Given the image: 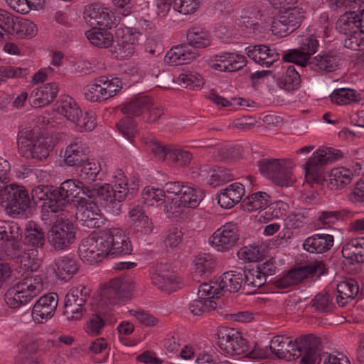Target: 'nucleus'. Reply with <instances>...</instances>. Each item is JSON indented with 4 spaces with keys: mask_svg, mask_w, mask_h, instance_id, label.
I'll use <instances>...</instances> for the list:
<instances>
[{
    "mask_svg": "<svg viewBox=\"0 0 364 364\" xmlns=\"http://www.w3.org/2000/svg\"><path fill=\"white\" fill-rule=\"evenodd\" d=\"M146 149L155 155L156 158L164 161L166 157L168 158V151L171 149H167L165 146L161 145L158 141L151 139L146 142Z\"/></svg>",
    "mask_w": 364,
    "mask_h": 364,
    "instance_id": "nucleus-61",
    "label": "nucleus"
},
{
    "mask_svg": "<svg viewBox=\"0 0 364 364\" xmlns=\"http://www.w3.org/2000/svg\"><path fill=\"white\" fill-rule=\"evenodd\" d=\"M210 184L214 186L220 183L229 181L233 178V175L230 170L223 167H217L211 171Z\"/></svg>",
    "mask_w": 364,
    "mask_h": 364,
    "instance_id": "nucleus-59",
    "label": "nucleus"
},
{
    "mask_svg": "<svg viewBox=\"0 0 364 364\" xmlns=\"http://www.w3.org/2000/svg\"><path fill=\"white\" fill-rule=\"evenodd\" d=\"M77 208L75 218L82 222V225L88 228H99L103 223L102 213L95 201L85 198L77 199L75 204Z\"/></svg>",
    "mask_w": 364,
    "mask_h": 364,
    "instance_id": "nucleus-17",
    "label": "nucleus"
},
{
    "mask_svg": "<svg viewBox=\"0 0 364 364\" xmlns=\"http://www.w3.org/2000/svg\"><path fill=\"white\" fill-rule=\"evenodd\" d=\"M0 200L2 205L13 214L25 212L31 205L28 191L16 184L6 183L0 191Z\"/></svg>",
    "mask_w": 364,
    "mask_h": 364,
    "instance_id": "nucleus-10",
    "label": "nucleus"
},
{
    "mask_svg": "<svg viewBox=\"0 0 364 364\" xmlns=\"http://www.w3.org/2000/svg\"><path fill=\"white\" fill-rule=\"evenodd\" d=\"M227 65H219L220 69H223L225 72H234L242 69L247 64L246 58L242 55H237L235 57L232 56L229 60Z\"/></svg>",
    "mask_w": 364,
    "mask_h": 364,
    "instance_id": "nucleus-64",
    "label": "nucleus"
},
{
    "mask_svg": "<svg viewBox=\"0 0 364 364\" xmlns=\"http://www.w3.org/2000/svg\"><path fill=\"white\" fill-rule=\"evenodd\" d=\"M21 236L20 228L16 223L0 221V240L11 242L12 248L16 250L19 247L18 240Z\"/></svg>",
    "mask_w": 364,
    "mask_h": 364,
    "instance_id": "nucleus-41",
    "label": "nucleus"
},
{
    "mask_svg": "<svg viewBox=\"0 0 364 364\" xmlns=\"http://www.w3.org/2000/svg\"><path fill=\"white\" fill-rule=\"evenodd\" d=\"M242 272L244 273V289L245 287L259 288L266 283L267 279L261 274L260 269L257 266L245 267L242 268Z\"/></svg>",
    "mask_w": 364,
    "mask_h": 364,
    "instance_id": "nucleus-46",
    "label": "nucleus"
},
{
    "mask_svg": "<svg viewBox=\"0 0 364 364\" xmlns=\"http://www.w3.org/2000/svg\"><path fill=\"white\" fill-rule=\"evenodd\" d=\"M135 289L134 282L128 277H115L110 279L102 288L100 299L97 305L107 308L112 311V307L120 300L130 299Z\"/></svg>",
    "mask_w": 364,
    "mask_h": 364,
    "instance_id": "nucleus-7",
    "label": "nucleus"
},
{
    "mask_svg": "<svg viewBox=\"0 0 364 364\" xmlns=\"http://www.w3.org/2000/svg\"><path fill=\"white\" fill-rule=\"evenodd\" d=\"M87 159L85 151L78 144H71L66 148L64 161L68 166L79 167Z\"/></svg>",
    "mask_w": 364,
    "mask_h": 364,
    "instance_id": "nucleus-44",
    "label": "nucleus"
},
{
    "mask_svg": "<svg viewBox=\"0 0 364 364\" xmlns=\"http://www.w3.org/2000/svg\"><path fill=\"white\" fill-rule=\"evenodd\" d=\"M84 18L92 28L97 26L104 28H111L115 24V16L100 3L90 4L84 12Z\"/></svg>",
    "mask_w": 364,
    "mask_h": 364,
    "instance_id": "nucleus-21",
    "label": "nucleus"
},
{
    "mask_svg": "<svg viewBox=\"0 0 364 364\" xmlns=\"http://www.w3.org/2000/svg\"><path fill=\"white\" fill-rule=\"evenodd\" d=\"M333 237L328 234H316L307 237L303 247L311 253H323L329 250L333 245Z\"/></svg>",
    "mask_w": 364,
    "mask_h": 364,
    "instance_id": "nucleus-33",
    "label": "nucleus"
},
{
    "mask_svg": "<svg viewBox=\"0 0 364 364\" xmlns=\"http://www.w3.org/2000/svg\"><path fill=\"white\" fill-rule=\"evenodd\" d=\"M289 343L290 340L289 338H286L282 335L275 336L271 340L269 349L278 358L287 359V347Z\"/></svg>",
    "mask_w": 364,
    "mask_h": 364,
    "instance_id": "nucleus-51",
    "label": "nucleus"
},
{
    "mask_svg": "<svg viewBox=\"0 0 364 364\" xmlns=\"http://www.w3.org/2000/svg\"><path fill=\"white\" fill-rule=\"evenodd\" d=\"M176 279L174 273L167 264H157L151 275L152 283L162 290H171Z\"/></svg>",
    "mask_w": 364,
    "mask_h": 364,
    "instance_id": "nucleus-30",
    "label": "nucleus"
},
{
    "mask_svg": "<svg viewBox=\"0 0 364 364\" xmlns=\"http://www.w3.org/2000/svg\"><path fill=\"white\" fill-rule=\"evenodd\" d=\"M247 56L259 65L269 67L279 59V53L275 49H271L265 45L249 46L247 48Z\"/></svg>",
    "mask_w": 364,
    "mask_h": 364,
    "instance_id": "nucleus-28",
    "label": "nucleus"
},
{
    "mask_svg": "<svg viewBox=\"0 0 364 364\" xmlns=\"http://www.w3.org/2000/svg\"><path fill=\"white\" fill-rule=\"evenodd\" d=\"M242 268L225 272L221 276L218 285L221 291H228L230 293L238 291L244 284Z\"/></svg>",
    "mask_w": 364,
    "mask_h": 364,
    "instance_id": "nucleus-37",
    "label": "nucleus"
},
{
    "mask_svg": "<svg viewBox=\"0 0 364 364\" xmlns=\"http://www.w3.org/2000/svg\"><path fill=\"white\" fill-rule=\"evenodd\" d=\"M31 194V203L37 204L39 201L48 200V202L44 203L43 205V210L55 213L54 210L50 208V205L54 204L57 200V198H55V188L52 186L38 185L32 189Z\"/></svg>",
    "mask_w": 364,
    "mask_h": 364,
    "instance_id": "nucleus-36",
    "label": "nucleus"
},
{
    "mask_svg": "<svg viewBox=\"0 0 364 364\" xmlns=\"http://www.w3.org/2000/svg\"><path fill=\"white\" fill-rule=\"evenodd\" d=\"M340 61L341 57L337 52L331 50L312 58L308 65L311 70L318 73H331L336 70Z\"/></svg>",
    "mask_w": 364,
    "mask_h": 364,
    "instance_id": "nucleus-25",
    "label": "nucleus"
},
{
    "mask_svg": "<svg viewBox=\"0 0 364 364\" xmlns=\"http://www.w3.org/2000/svg\"><path fill=\"white\" fill-rule=\"evenodd\" d=\"M122 35L117 37L116 43L112 47L111 52L114 58L122 60L131 56L135 51V46L139 41V35L132 33L129 28L126 31H122Z\"/></svg>",
    "mask_w": 364,
    "mask_h": 364,
    "instance_id": "nucleus-24",
    "label": "nucleus"
},
{
    "mask_svg": "<svg viewBox=\"0 0 364 364\" xmlns=\"http://www.w3.org/2000/svg\"><path fill=\"white\" fill-rule=\"evenodd\" d=\"M311 305L321 313H328L333 310V297L326 291L317 294L311 301Z\"/></svg>",
    "mask_w": 364,
    "mask_h": 364,
    "instance_id": "nucleus-52",
    "label": "nucleus"
},
{
    "mask_svg": "<svg viewBox=\"0 0 364 364\" xmlns=\"http://www.w3.org/2000/svg\"><path fill=\"white\" fill-rule=\"evenodd\" d=\"M215 266V262L210 255H199L195 259V273L200 276L210 272Z\"/></svg>",
    "mask_w": 364,
    "mask_h": 364,
    "instance_id": "nucleus-53",
    "label": "nucleus"
},
{
    "mask_svg": "<svg viewBox=\"0 0 364 364\" xmlns=\"http://www.w3.org/2000/svg\"><path fill=\"white\" fill-rule=\"evenodd\" d=\"M187 44L173 46L166 55L165 60L171 65L188 64L198 55L196 48H205L210 45L208 33L198 28L187 32Z\"/></svg>",
    "mask_w": 364,
    "mask_h": 364,
    "instance_id": "nucleus-3",
    "label": "nucleus"
},
{
    "mask_svg": "<svg viewBox=\"0 0 364 364\" xmlns=\"http://www.w3.org/2000/svg\"><path fill=\"white\" fill-rule=\"evenodd\" d=\"M239 240L240 234L237 225L227 223L212 235L210 242L218 251L225 252L237 245Z\"/></svg>",
    "mask_w": 364,
    "mask_h": 364,
    "instance_id": "nucleus-19",
    "label": "nucleus"
},
{
    "mask_svg": "<svg viewBox=\"0 0 364 364\" xmlns=\"http://www.w3.org/2000/svg\"><path fill=\"white\" fill-rule=\"evenodd\" d=\"M85 35L90 42L94 46L98 48H108L112 46L114 42L112 34L109 31L107 30L103 31L100 28L98 29L92 28V29L87 31Z\"/></svg>",
    "mask_w": 364,
    "mask_h": 364,
    "instance_id": "nucleus-43",
    "label": "nucleus"
},
{
    "mask_svg": "<svg viewBox=\"0 0 364 364\" xmlns=\"http://www.w3.org/2000/svg\"><path fill=\"white\" fill-rule=\"evenodd\" d=\"M330 97L331 101L338 105H347L353 102H359L361 99L360 95H357L354 90L346 88L335 90Z\"/></svg>",
    "mask_w": 364,
    "mask_h": 364,
    "instance_id": "nucleus-49",
    "label": "nucleus"
},
{
    "mask_svg": "<svg viewBox=\"0 0 364 364\" xmlns=\"http://www.w3.org/2000/svg\"><path fill=\"white\" fill-rule=\"evenodd\" d=\"M105 246L107 256H122L130 255L132 245L129 237L126 236L122 230L112 228L104 231Z\"/></svg>",
    "mask_w": 364,
    "mask_h": 364,
    "instance_id": "nucleus-18",
    "label": "nucleus"
},
{
    "mask_svg": "<svg viewBox=\"0 0 364 364\" xmlns=\"http://www.w3.org/2000/svg\"><path fill=\"white\" fill-rule=\"evenodd\" d=\"M59 92L56 83L44 84L32 92L30 96L31 105L34 107H41L52 102Z\"/></svg>",
    "mask_w": 364,
    "mask_h": 364,
    "instance_id": "nucleus-26",
    "label": "nucleus"
},
{
    "mask_svg": "<svg viewBox=\"0 0 364 364\" xmlns=\"http://www.w3.org/2000/svg\"><path fill=\"white\" fill-rule=\"evenodd\" d=\"M318 41L313 37L303 38L299 49H291L282 55L284 62L293 63L300 67H305L312 59L318 48Z\"/></svg>",
    "mask_w": 364,
    "mask_h": 364,
    "instance_id": "nucleus-20",
    "label": "nucleus"
},
{
    "mask_svg": "<svg viewBox=\"0 0 364 364\" xmlns=\"http://www.w3.org/2000/svg\"><path fill=\"white\" fill-rule=\"evenodd\" d=\"M126 192L124 191H116L113 186L105 183L102 186L95 185L87 189V196L94 198L95 203H99L102 205L107 206L113 204L115 201L122 202L125 200Z\"/></svg>",
    "mask_w": 364,
    "mask_h": 364,
    "instance_id": "nucleus-22",
    "label": "nucleus"
},
{
    "mask_svg": "<svg viewBox=\"0 0 364 364\" xmlns=\"http://www.w3.org/2000/svg\"><path fill=\"white\" fill-rule=\"evenodd\" d=\"M302 18L301 8L278 11L273 18L271 31L275 36H286L299 27Z\"/></svg>",
    "mask_w": 364,
    "mask_h": 364,
    "instance_id": "nucleus-12",
    "label": "nucleus"
},
{
    "mask_svg": "<svg viewBox=\"0 0 364 364\" xmlns=\"http://www.w3.org/2000/svg\"><path fill=\"white\" fill-rule=\"evenodd\" d=\"M260 173L278 186H289L294 182L291 162L285 159H264L257 162Z\"/></svg>",
    "mask_w": 364,
    "mask_h": 364,
    "instance_id": "nucleus-8",
    "label": "nucleus"
},
{
    "mask_svg": "<svg viewBox=\"0 0 364 364\" xmlns=\"http://www.w3.org/2000/svg\"><path fill=\"white\" fill-rule=\"evenodd\" d=\"M75 228L68 220L56 222L48 232V240L55 250L67 249L75 240Z\"/></svg>",
    "mask_w": 364,
    "mask_h": 364,
    "instance_id": "nucleus-14",
    "label": "nucleus"
},
{
    "mask_svg": "<svg viewBox=\"0 0 364 364\" xmlns=\"http://www.w3.org/2000/svg\"><path fill=\"white\" fill-rule=\"evenodd\" d=\"M104 232L98 236H90L82 240L87 249H90L95 253H100V258L107 257V248L105 246Z\"/></svg>",
    "mask_w": 364,
    "mask_h": 364,
    "instance_id": "nucleus-50",
    "label": "nucleus"
},
{
    "mask_svg": "<svg viewBox=\"0 0 364 364\" xmlns=\"http://www.w3.org/2000/svg\"><path fill=\"white\" fill-rule=\"evenodd\" d=\"M244 194V185L240 183H234L221 190L218 196V203L221 208H231L241 200Z\"/></svg>",
    "mask_w": 364,
    "mask_h": 364,
    "instance_id": "nucleus-27",
    "label": "nucleus"
},
{
    "mask_svg": "<svg viewBox=\"0 0 364 364\" xmlns=\"http://www.w3.org/2000/svg\"><path fill=\"white\" fill-rule=\"evenodd\" d=\"M200 0H174L173 8L183 15L194 13L200 6Z\"/></svg>",
    "mask_w": 364,
    "mask_h": 364,
    "instance_id": "nucleus-56",
    "label": "nucleus"
},
{
    "mask_svg": "<svg viewBox=\"0 0 364 364\" xmlns=\"http://www.w3.org/2000/svg\"><path fill=\"white\" fill-rule=\"evenodd\" d=\"M179 195L180 196L176 197H167L168 204L165 206L167 213L172 214L178 213L182 208H195L204 197V193L201 190L188 186H184Z\"/></svg>",
    "mask_w": 364,
    "mask_h": 364,
    "instance_id": "nucleus-16",
    "label": "nucleus"
},
{
    "mask_svg": "<svg viewBox=\"0 0 364 364\" xmlns=\"http://www.w3.org/2000/svg\"><path fill=\"white\" fill-rule=\"evenodd\" d=\"M77 170L79 181L83 183L86 188H91L96 185L93 183L100 173V166L95 162H90L87 160L82 164Z\"/></svg>",
    "mask_w": 364,
    "mask_h": 364,
    "instance_id": "nucleus-39",
    "label": "nucleus"
},
{
    "mask_svg": "<svg viewBox=\"0 0 364 364\" xmlns=\"http://www.w3.org/2000/svg\"><path fill=\"white\" fill-rule=\"evenodd\" d=\"M11 27L9 34L16 35L19 38L31 37L37 33L36 24L23 18L16 17Z\"/></svg>",
    "mask_w": 364,
    "mask_h": 364,
    "instance_id": "nucleus-40",
    "label": "nucleus"
},
{
    "mask_svg": "<svg viewBox=\"0 0 364 364\" xmlns=\"http://www.w3.org/2000/svg\"><path fill=\"white\" fill-rule=\"evenodd\" d=\"M17 145L23 157L42 161L53 151L55 140L50 136L43 135L38 127H26L18 132Z\"/></svg>",
    "mask_w": 364,
    "mask_h": 364,
    "instance_id": "nucleus-2",
    "label": "nucleus"
},
{
    "mask_svg": "<svg viewBox=\"0 0 364 364\" xmlns=\"http://www.w3.org/2000/svg\"><path fill=\"white\" fill-rule=\"evenodd\" d=\"M342 157V153L338 150L330 148L318 149L313 153L304 166L305 178L309 183H326L331 190L343 188L352 181L353 173L347 168H333L328 173V178H325L323 166Z\"/></svg>",
    "mask_w": 364,
    "mask_h": 364,
    "instance_id": "nucleus-1",
    "label": "nucleus"
},
{
    "mask_svg": "<svg viewBox=\"0 0 364 364\" xmlns=\"http://www.w3.org/2000/svg\"><path fill=\"white\" fill-rule=\"evenodd\" d=\"M87 189L83 183L79 180L68 179L63 181L60 187L55 188L56 202L51 204L50 208L54 210L55 213H58L64 210V208L73 201L77 203V199L80 198L78 195L82 191V194L87 196Z\"/></svg>",
    "mask_w": 364,
    "mask_h": 364,
    "instance_id": "nucleus-11",
    "label": "nucleus"
},
{
    "mask_svg": "<svg viewBox=\"0 0 364 364\" xmlns=\"http://www.w3.org/2000/svg\"><path fill=\"white\" fill-rule=\"evenodd\" d=\"M87 322V331L91 333L98 334L102 328L107 323L111 324L113 322V313L107 308H102V306L96 304V309Z\"/></svg>",
    "mask_w": 364,
    "mask_h": 364,
    "instance_id": "nucleus-34",
    "label": "nucleus"
},
{
    "mask_svg": "<svg viewBox=\"0 0 364 364\" xmlns=\"http://www.w3.org/2000/svg\"><path fill=\"white\" fill-rule=\"evenodd\" d=\"M168 159L172 162L178 164L179 166H188L191 159L192 154L186 150L175 149L168 151Z\"/></svg>",
    "mask_w": 364,
    "mask_h": 364,
    "instance_id": "nucleus-58",
    "label": "nucleus"
},
{
    "mask_svg": "<svg viewBox=\"0 0 364 364\" xmlns=\"http://www.w3.org/2000/svg\"><path fill=\"white\" fill-rule=\"evenodd\" d=\"M56 277L62 280L69 279L79 270L77 262L67 255L58 257L53 264Z\"/></svg>",
    "mask_w": 364,
    "mask_h": 364,
    "instance_id": "nucleus-32",
    "label": "nucleus"
},
{
    "mask_svg": "<svg viewBox=\"0 0 364 364\" xmlns=\"http://www.w3.org/2000/svg\"><path fill=\"white\" fill-rule=\"evenodd\" d=\"M341 253L352 264L364 263V237L351 239L343 246Z\"/></svg>",
    "mask_w": 364,
    "mask_h": 364,
    "instance_id": "nucleus-31",
    "label": "nucleus"
},
{
    "mask_svg": "<svg viewBox=\"0 0 364 364\" xmlns=\"http://www.w3.org/2000/svg\"><path fill=\"white\" fill-rule=\"evenodd\" d=\"M24 243L35 249H43L46 235L42 228L36 223H29L25 229Z\"/></svg>",
    "mask_w": 364,
    "mask_h": 364,
    "instance_id": "nucleus-38",
    "label": "nucleus"
},
{
    "mask_svg": "<svg viewBox=\"0 0 364 364\" xmlns=\"http://www.w3.org/2000/svg\"><path fill=\"white\" fill-rule=\"evenodd\" d=\"M257 123L255 117L250 116H242L234 119L229 125V127L249 131L252 129Z\"/></svg>",
    "mask_w": 364,
    "mask_h": 364,
    "instance_id": "nucleus-63",
    "label": "nucleus"
},
{
    "mask_svg": "<svg viewBox=\"0 0 364 364\" xmlns=\"http://www.w3.org/2000/svg\"><path fill=\"white\" fill-rule=\"evenodd\" d=\"M279 86L287 91H292L299 87L301 83L300 75L294 65L287 68L285 73L277 79Z\"/></svg>",
    "mask_w": 364,
    "mask_h": 364,
    "instance_id": "nucleus-45",
    "label": "nucleus"
},
{
    "mask_svg": "<svg viewBox=\"0 0 364 364\" xmlns=\"http://www.w3.org/2000/svg\"><path fill=\"white\" fill-rule=\"evenodd\" d=\"M88 296V291L84 287L73 288L67 293L63 314L68 320L78 321L85 316V305Z\"/></svg>",
    "mask_w": 364,
    "mask_h": 364,
    "instance_id": "nucleus-13",
    "label": "nucleus"
},
{
    "mask_svg": "<svg viewBox=\"0 0 364 364\" xmlns=\"http://www.w3.org/2000/svg\"><path fill=\"white\" fill-rule=\"evenodd\" d=\"M43 287L40 276L25 278L6 290L4 294L6 304L11 309L26 305L40 294Z\"/></svg>",
    "mask_w": 364,
    "mask_h": 364,
    "instance_id": "nucleus-4",
    "label": "nucleus"
},
{
    "mask_svg": "<svg viewBox=\"0 0 364 364\" xmlns=\"http://www.w3.org/2000/svg\"><path fill=\"white\" fill-rule=\"evenodd\" d=\"M58 296L55 293H49L41 296L32 309V317L37 323H44L51 318L56 310Z\"/></svg>",
    "mask_w": 364,
    "mask_h": 364,
    "instance_id": "nucleus-23",
    "label": "nucleus"
},
{
    "mask_svg": "<svg viewBox=\"0 0 364 364\" xmlns=\"http://www.w3.org/2000/svg\"><path fill=\"white\" fill-rule=\"evenodd\" d=\"M103 77V87L107 100L115 95L122 87L121 80L117 78L109 80L107 77Z\"/></svg>",
    "mask_w": 364,
    "mask_h": 364,
    "instance_id": "nucleus-62",
    "label": "nucleus"
},
{
    "mask_svg": "<svg viewBox=\"0 0 364 364\" xmlns=\"http://www.w3.org/2000/svg\"><path fill=\"white\" fill-rule=\"evenodd\" d=\"M218 346L228 354L240 355L249 350L248 342L240 332L232 328H223L218 331Z\"/></svg>",
    "mask_w": 364,
    "mask_h": 364,
    "instance_id": "nucleus-15",
    "label": "nucleus"
},
{
    "mask_svg": "<svg viewBox=\"0 0 364 364\" xmlns=\"http://www.w3.org/2000/svg\"><path fill=\"white\" fill-rule=\"evenodd\" d=\"M135 289L134 282L128 277H115L110 279L102 288L100 299L97 305L107 308L112 311V307L120 300L130 299Z\"/></svg>",
    "mask_w": 364,
    "mask_h": 364,
    "instance_id": "nucleus-5",
    "label": "nucleus"
},
{
    "mask_svg": "<svg viewBox=\"0 0 364 364\" xmlns=\"http://www.w3.org/2000/svg\"><path fill=\"white\" fill-rule=\"evenodd\" d=\"M361 20L359 18V14L355 11H346L343 14L336 23V28L341 33L355 38V35L360 33L359 22Z\"/></svg>",
    "mask_w": 364,
    "mask_h": 364,
    "instance_id": "nucleus-35",
    "label": "nucleus"
},
{
    "mask_svg": "<svg viewBox=\"0 0 364 364\" xmlns=\"http://www.w3.org/2000/svg\"><path fill=\"white\" fill-rule=\"evenodd\" d=\"M338 294L353 299L359 292V286L355 280L343 281L337 285Z\"/></svg>",
    "mask_w": 364,
    "mask_h": 364,
    "instance_id": "nucleus-55",
    "label": "nucleus"
},
{
    "mask_svg": "<svg viewBox=\"0 0 364 364\" xmlns=\"http://www.w3.org/2000/svg\"><path fill=\"white\" fill-rule=\"evenodd\" d=\"M269 198L264 192L255 193L245 198L241 205L248 212L264 209L270 203Z\"/></svg>",
    "mask_w": 364,
    "mask_h": 364,
    "instance_id": "nucleus-42",
    "label": "nucleus"
},
{
    "mask_svg": "<svg viewBox=\"0 0 364 364\" xmlns=\"http://www.w3.org/2000/svg\"><path fill=\"white\" fill-rule=\"evenodd\" d=\"M53 110L63 115L70 122H77L82 117V112L70 96L61 97L53 106Z\"/></svg>",
    "mask_w": 364,
    "mask_h": 364,
    "instance_id": "nucleus-29",
    "label": "nucleus"
},
{
    "mask_svg": "<svg viewBox=\"0 0 364 364\" xmlns=\"http://www.w3.org/2000/svg\"><path fill=\"white\" fill-rule=\"evenodd\" d=\"M151 106V98L146 95L137 97L124 105L121 110L127 116L116 124L118 131L127 139L132 141L136 133L132 117L139 116Z\"/></svg>",
    "mask_w": 364,
    "mask_h": 364,
    "instance_id": "nucleus-9",
    "label": "nucleus"
},
{
    "mask_svg": "<svg viewBox=\"0 0 364 364\" xmlns=\"http://www.w3.org/2000/svg\"><path fill=\"white\" fill-rule=\"evenodd\" d=\"M103 77H99L94 80V83L84 87L85 98L90 102H100L107 100L103 87Z\"/></svg>",
    "mask_w": 364,
    "mask_h": 364,
    "instance_id": "nucleus-47",
    "label": "nucleus"
},
{
    "mask_svg": "<svg viewBox=\"0 0 364 364\" xmlns=\"http://www.w3.org/2000/svg\"><path fill=\"white\" fill-rule=\"evenodd\" d=\"M135 289L134 282L128 277H115L110 279L102 288L100 299L97 305L107 308L112 311V307L120 300L130 299Z\"/></svg>",
    "mask_w": 364,
    "mask_h": 364,
    "instance_id": "nucleus-6",
    "label": "nucleus"
},
{
    "mask_svg": "<svg viewBox=\"0 0 364 364\" xmlns=\"http://www.w3.org/2000/svg\"><path fill=\"white\" fill-rule=\"evenodd\" d=\"M241 146L235 145H223L215 149L214 156L220 161H232L240 159L242 156Z\"/></svg>",
    "mask_w": 364,
    "mask_h": 364,
    "instance_id": "nucleus-48",
    "label": "nucleus"
},
{
    "mask_svg": "<svg viewBox=\"0 0 364 364\" xmlns=\"http://www.w3.org/2000/svg\"><path fill=\"white\" fill-rule=\"evenodd\" d=\"M220 292V288L217 287L215 282L203 283L198 287L197 296L198 299L210 300L214 296L219 297Z\"/></svg>",
    "mask_w": 364,
    "mask_h": 364,
    "instance_id": "nucleus-57",
    "label": "nucleus"
},
{
    "mask_svg": "<svg viewBox=\"0 0 364 364\" xmlns=\"http://www.w3.org/2000/svg\"><path fill=\"white\" fill-rule=\"evenodd\" d=\"M217 304L212 300H204L197 299L193 300L189 305L191 312L196 316H200L205 312L215 309Z\"/></svg>",
    "mask_w": 364,
    "mask_h": 364,
    "instance_id": "nucleus-54",
    "label": "nucleus"
},
{
    "mask_svg": "<svg viewBox=\"0 0 364 364\" xmlns=\"http://www.w3.org/2000/svg\"><path fill=\"white\" fill-rule=\"evenodd\" d=\"M304 270L308 276H316L317 277L326 274L328 269L326 267L325 263L321 260H314L309 262L306 265L303 266Z\"/></svg>",
    "mask_w": 364,
    "mask_h": 364,
    "instance_id": "nucleus-60",
    "label": "nucleus"
}]
</instances>
